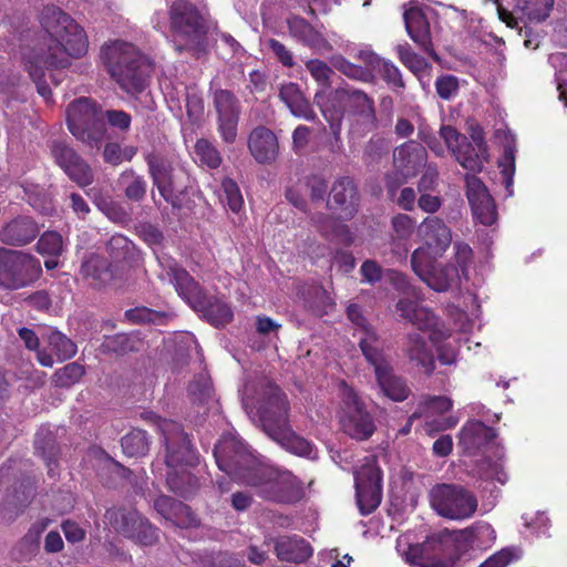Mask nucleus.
<instances>
[{"instance_id":"nucleus-19","label":"nucleus","mask_w":567,"mask_h":567,"mask_svg":"<svg viewBox=\"0 0 567 567\" xmlns=\"http://www.w3.org/2000/svg\"><path fill=\"white\" fill-rule=\"evenodd\" d=\"M426 161L425 147L415 141L403 143L393 152L394 167L404 179L414 177L425 166Z\"/></svg>"},{"instance_id":"nucleus-17","label":"nucleus","mask_w":567,"mask_h":567,"mask_svg":"<svg viewBox=\"0 0 567 567\" xmlns=\"http://www.w3.org/2000/svg\"><path fill=\"white\" fill-rule=\"evenodd\" d=\"M329 207L341 219H352L358 213L359 193L354 181L349 176L339 177L332 185Z\"/></svg>"},{"instance_id":"nucleus-11","label":"nucleus","mask_w":567,"mask_h":567,"mask_svg":"<svg viewBox=\"0 0 567 567\" xmlns=\"http://www.w3.org/2000/svg\"><path fill=\"white\" fill-rule=\"evenodd\" d=\"M339 396L341 400L340 421L344 433L359 441L369 439L375 431V424L359 394L347 382L341 381Z\"/></svg>"},{"instance_id":"nucleus-20","label":"nucleus","mask_w":567,"mask_h":567,"mask_svg":"<svg viewBox=\"0 0 567 567\" xmlns=\"http://www.w3.org/2000/svg\"><path fill=\"white\" fill-rule=\"evenodd\" d=\"M419 235L435 256H442L452 243L450 227L437 216L426 217L419 226Z\"/></svg>"},{"instance_id":"nucleus-37","label":"nucleus","mask_w":567,"mask_h":567,"mask_svg":"<svg viewBox=\"0 0 567 567\" xmlns=\"http://www.w3.org/2000/svg\"><path fill=\"white\" fill-rule=\"evenodd\" d=\"M460 165L466 171L478 173L488 161L487 150H480L467 140L453 153Z\"/></svg>"},{"instance_id":"nucleus-13","label":"nucleus","mask_w":567,"mask_h":567,"mask_svg":"<svg viewBox=\"0 0 567 567\" xmlns=\"http://www.w3.org/2000/svg\"><path fill=\"white\" fill-rule=\"evenodd\" d=\"M357 503L361 514L369 515L382 499V472L375 456H367L354 471Z\"/></svg>"},{"instance_id":"nucleus-36","label":"nucleus","mask_w":567,"mask_h":567,"mask_svg":"<svg viewBox=\"0 0 567 567\" xmlns=\"http://www.w3.org/2000/svg\"><path fill=\"white\" fill-rule=\"evenodd\" d=\"M461 279L460 270L454 264L436 267L424 277V282L435 291L443 292L451 289Z\"/></svg>"},{"instance_id":"nucleus-34","label":"nucleus","mask_w":567,"mask_h":567,"mask_svg":"<svg viewBox=\"0 0 567 567\" xmlns=\"http://www.w3.org/2000/svg\"><path fill=\"white\" fill-rule=\"evenodd\" d=\"M166 482L169 489L185 498L193 495L199 488V481L188 470L182 467H168Z\"/></svg>"},{"instance_id":"nucleus-1","label":"nucleus","mask_w":567,"mask_h":567,"mask_svg":"<svg viewBox=\"0 0 567 567\" xmlns=\"http://www.w3.org/2000/svg\"><path fill=\"white\" fill-rule=\"evenodd\" d=\"M40 22L44 35L24 52L23 60L38 93L49 103V82L61 83V72L70 66V58L79 59L87 52V39L84 30L58 7H45Z\"/></svg>"},{"instance_id":"nucleus-15","label":"nucleus","mask_w":567,"mask_h":567,"mask_svg":"<svg viewBox=\"0 0 567 567\" xmlns=\"http://www.w3.org/2000/svg\"><path fill=\"white\" fill-rule=\"evenodd\" d=\"M465 186L473 216L484 226L493 225L496 221L497 212L487 187L476 175L470 173L465 175Z\"/></svg>"},{"instance_id":"nucleus-18","label":"nucleus","mask_w":567,"mask_h":567,"mask_svg":"<svg viewBox=\"0 0 567 567\" xmlns=\"http://www.w3.org/2000/svg\"><path fill=\"white\" fill-rule=\"evenodd\" d=\"M334 99L344 103L350 113L358 115L368 130L375 127L374 103L363 91L347 85L336 90Z\"/></svg>"},{"instance_id":"nucleus-22","label":"nucleus","mask_w":567,"mask_h":567,"mask_svg":"<svg viewBox=\"0 0 567 567\" xmlns=\"http://www.w3.org/2000/svg\"><path fill=\"white\" fill-rule=\"evenodd\" d=\"M287 24L289 34L303 45L318 52L331 50V45L327 39L306 19L299 16H292L287 19Z\"/></svg>"},{"instance_id":"nucleus-12","label":"nucleus","mask_w":567,"mask_h":567,"mask_svg":"<svg viewBox=\"0 0 567 567\" xmlns=\"http://www.w3.org/2000/svg\"><path fill=\"white\" fill-rule=\"evenodd\" d=\"M147 165L153 186L157 189L158 195L173 208H181V195L185 193L186 188L183 183L186 177L185 172L175 167L166 156L159 154L150 155Z\"/></svg>"},{"instance_id":"nucleus-39","label":"nucleus","mask_w":567,"mask_h":567,"mask_svg":"<svg viewBox=\"0 0 567 567\" xmlns=\"http://www.w3.org/2000/svg\"><path fill=\"white\" fill-rule=\"evenodd\" d=\"M313 221L318 225L319 230L328 238H334L338 243L350 246L353 243V234L349 226L339 223L328 216L318 215L313 217Z\"/></svg>"},{"instance_id":"nucleus-52","label":"nucleus","mask_w":567,"mask_h":567,"mask_svg":"<svg viewBox=\"0 0 567 567\" xmlns=\"http://www.w3.org/2000/svg\"><path fill=\"white\" fill-rule=\"evenodd\" d=\"M85 371L83 365L72 362L58 370L54 373L55 383L59 386L66 388L80 381Z\"/></svg>"},{"instance_id":"nucleus-25","label":"nucleus","mask_w":567,"mask_h":567,"mask_svg":"<svg viewBox=\"0 0 567 567\" xmlns=\"http://www.w3.org/2000/svg\"><path fill=\"white\" fill-rule=\"evenodd\" d=\"M105 518L117 533L133 539L136 544L142 542V520L136 509H109L105 514Z\"/></svg>"},{"instance_id":"nucleus-14","label":"nucleus","mask_w":567,"mask_h":567,"mask_svg":"<svg viewBox=\"0 0 567 567\" xmlns=\"http://www.w3.org/2000/svg\"><path fill=\"white\" fill-rule=\"evenodd\" d=\"M213 102L217 112V130L225 143H234L237 137V126L240 105L235 94L228 90H216Z\"/></svg>"},{"instance_id":"nucleus-59","label":"nucleus","mask_w":567,"mask_h":567,"mask_svg":"<svg viewBox=\"0 0 567 567\" xmlns=\"http://www.w3.org/2000/svg\"><path fill=\"white\" fill-rule=\"evenodd\" d=\"M155 511L165 519L171 520L174 513L187 512L186 504L176 501L169 496H159L154 502Z\"/></svg>"},{"instance_id":"nucleus-55","label":"nucleus","mask_w":567,"mask_h":567,"mask_svg":"<svg viewBox=\"0 0 567 567\" xmlns=\"http://www.w3.org/2000/svg\"><path fill=\"white\" fill-rule=\"evenodd\" d=\"M332 65L343 73L346 76L359 81H368L370 78V72L359 65H355L349 61H347L343 56H334L332 59Z\"/></svg>"},{"instance_id":"nucleus-30","label":"nucleus","mask_w":567,"mask_h":567,"mask_svg":"<svg viewBox=\"0 0 567 567\" xmlns=\"http://www.w3.org/2000/svg\"><path fill=\"white\" fill-rule=\"evenodd\" d=\"M275 548L278 558L285 561L302 563L312 555L309 543L299 536H281Z\"/></svg>"},{"instance_id":"nucleus-63","label":"nucleus","mask_w":567,"mask_h":567,"mask_svg":"<svg viewBox=\"0 0 567 567\" xmlns=\"http://www.w3.org/2000/svg\"><path fill=\"white\" fill-rule=\"evenodd\" d=\"M313 295L315 301L309 305L311 311L318 317L329 313L333 308V302L328 292L321 288H317Z\"/></svg>"},{"instance_id":"nucleus-4","label":"nucleus","mask_w":567,"mask_h":567,"mask_svg":"<svg viewBox=\"0 0 567 567\" xmlns=\"http://www.w3.org/2000/svg\"><path fill=\"white\" fill-rule=\"evenodd\" d=\"M162 271L158 277L175 287L177 293L210 324L224 327L233 319L230 307L215 296H207L198 282L171 258L159 259Z\"/></svg>"},{"instance_id":"nucleus-23","label":"nucleus","mask_w":567,"mask_h":567,"mask_svg":"<svg viewBox=\"0 0 567 567\" xmlns=\"http://www.w3.org/2000/svg\"><path fill=\"white\" fill-rule=\"evenodd\" d=\"M248 148L258 163L268 164L276 159L279 145L276 135L269 128L259 126L250 133Z\"/></svg>"},{"instance_id":"nucleus-61","label":"nucleus","mask_w":567,"mask_h":567,"mask_svg":"<svg viewBox=\"0 0 567 567\" xmlns=\"http://www.w3.org/2000/svg\"><path fill=\"white\" fill-rule=\"evenodd\" d=\"M121 185L125 188V195L131 200L142 198V181L133 172H124L120 178Z\"/></svg>"},{"instance_id":"nucleus-3","label":"nucleus","mask_w":567,"mask_h":567,"mask_svg":"<svg viewBox=\"0 0 567 567\" xmlns=\"http://www.w3.org/2000/svg\"><path fill=\"white\" fill-rule=\"evenodd\" d=\"M289 404L285 393L276 385L268 384L258 408L261 430L284 449L310 460L317 458V449L306 439L297 435L288 420Z\"/></svg>"},{"instance_id":"nucleus-16","label":"nucleus","mask_w":567,"mask_h":567,"mask_svg":"<svg viewBox=\"0 0 567 567\" xmlns=\"http://www.w3.org/2000/svg\"><path fill=\"white\" fill-rule=\"evenodd\" d=\"M51 154L55 163L63 169L71 181L80 187H85L93 182L91 167L82 159L73 148L63 142L54 141L50 145Z\"/></svg>"},{"instance_id":"nucleus-2","label":"nucleus","mask_w":567,"mask_h":567,"mask_svg":"<svg viewBox=\"0 0 567 567\" xmlns=\"http://www.w3.org/2000/svg\"><path fill=\"white\" fill-rule=\"evenodd\" d=\"M214 457L220 471L252 487L256 495L265 501L290 504L302 497L301 484L292 473L261 463L235 435H224L218 441Z\"/></svg>"},{"instance_id":"nucleus-53","label":"nucleus","mask_w":567,"mask_h":567,"mask_svg":"<svg viewBox=\"0 0 567 567\" xmlns=\"http://www.w3.org/2000/svg\"><path fill=\"white\" fill-rule=\"evenodd\" d=\"M386 280L401 293L412 297L416 300L421 299L420 290L413 287L408 277L402 272H399L393 269H388L385 271Z\"/></svg>"},{"instance_id":"nucleus-46","label":"nucleus","mask_w":567,"mask_h":567,"mask_svg":"<svg viewBox=\"0 0 567 567\" xmlns=\"http://www.w3.org/2000/svg\"><path fill=\"white\" fill-rule=\"evenodd\" d=\"M214 389L210 378L206 373L196 375L188 385V394L193 401L207 402L213 395Z\"/></svg>"},{"instance_id":"nucleus-28","label":"nucleus","mask_w":567,"mask_h":567,"mask_svg":"<svg viewBox=\"0 0 567 567\" xmlns=\"http://www.w3.org/2000/svg\"><path fill=\"white\" fill-rule=\"evenodd\" d=\"M353 336L358 339L360 350L365 360L374 367V372L379 368L390 365L383 351L384 342L373 327L364 328L362 332Z\"/></svg>"},{"instance_id":"nucleus-40","label":"nucleus","mask_w":567,"mask_h":567,"mask_svg":"<svg viewBox=\"0 0 567 567\" xmlns=\"http://www.w3.org/2000/svg\"><path fill=\"white\" fill-rule=\"evenodd\" d=\"M360 56L364 59L368 64L372 65L374 69H378L381 78L393 89L404 87L401 71L392 62L381 60L370 52H361Z\"/></svg>"},{"instance_id":"nucleus-42","label":"nucleus","mask_w":567,"mask_h":567,"mask_svg":"<svg viewBox=\"0 0 567 567\" xmlns=\"http://www.w3.org/2000/svg\"><path fill=\"white\" fill-rule=\"evenodd\" d=\"M554 0H517L516 8L529 20L542 22L549 17Z\"/></svg>"},{"instance_id":"nucleus-64","label":"nucleus","mask_w":567,"mask_h":567,"mask_svg":"<svg viewBox=\"0 0 567 567\" xmlns=\"http://www.w3.org/2000/svg\"><path fill=\"white\" fill-rule=\"evenodd\" d=\"M435 89L441 99L450 100L458 91V81L453 75L441 76L435 81Z\"/></svg>"},{"instance_id":"nucleus-48","label":"nucleus","mask_w":567,"mask_h":567,"mask_svg":"<svg viewBox=\"0 0 567 567\" xmlns=\"http://www.w3.org/2000/svg\"><path fill=\"white\" fill-rule=\"evenodd\" d=\"M396 52L400 61L414 74L422 73L429 66L425 59L416 54L409 43L399 44Z\"/></svg>"},{"instance_id":"nucleus-24","label":"nucleus","mask_w":567,"mask_h":567,"mask_svg":"<svg viewBox=\"0 0 567 567\" xmlns=\"http://www.w3.org/2000/svg\"><path fill=\"white\" fill-rule=\"evenodd\" d=\"M396 311L419 330L439 331L437 317L426 307L420 306L415 300L402 298L396 302Z\"/></svg>"},{"instance_id":"nucleus-43","label":"nucleus","mask_w":567,"mask_h":567,"mask_svg":"<svg viewBox=\"0 0 567 567\" xmlns=\"http://www.w3.org/2000/svg\"><path fill=\"white\" fill-rule=\"evenodd\" d=\"M451 408L452 401L446 396H424L411 417L442 414L447 412Z\"/></svg>"},{"instance_id":"nucleus-41","label":"nucleus","mask_w":567,"mask_h":567,"mask_svg":"<svg viewBox=\"0 0 567 567\" xmlns=\"http://www.w3.org/2000/svg\"><path fill=\"white\" fill-rule=\"evenodd\" d=\"M462 533L465 535L466 540L480 548L491 547L496 539L494 528L486 522H476L463 529Z\"/></svg>"},{"instance_id":"nucleus-10","label":"nucleus","mask_w":567,"mask_h":567,"mask_svg":"<svg viewBox=\"0 0 567 567\" xmlns=\"http://www.w3.org/2000/svg\"><path fill=\"white\" fill-rule=\"evenodd\" d=\"M42 272L38 258L20 250L0 247V286L17 290L35 281Z\"/></svg>"},{"instance_id":"nucleus-47","label":"nucleus","mask_w":567,"mask_h":567,"mask_svg":"<svg viewBox=\"0 0 567 567\" xmlns=\"http://www.w3.org/2000/svg\"><path fill=\"white\" fill-rule=\"evenodd\" d=\"M195 154L209 168H217L221 164V156L213 143L206 138L197 140Z\"/></svg>"},{"instance_id":"nucleus-33","label":"nucleus","mask_w":567,"mask_h":567,"mask_svg":"<svg viewBox=\"0 0 567 567\" xmlns=\"http://www.w3.org/2000/svg\"><path fill=\"white\" fill-rule=\"evenodd\" d=\"M404 351L409 359L421 365L426 373H431L434 370L432 350L419 333L408 334Z\"/></svg>"},{"instance_id":"nucleus-50","label":"nucleus","mask_w":567,"mask_h":567,"mask_svg":"<svg viewBox=\"0 0 567 567\" xmlns=\"http://www.w3.org/2000/svg\"><path fill=\"white\" fill-rule=\"evenodd\" d=\"M390 150L389 142L383 137H372L363 151V159L368 165L377 164L388 154Z\"/></svg>"},{"instance_id":"nucleus-27","label":"nucleus","mask_w":567,"mask_h":567,"mask_svg":"<svg viewBox=\"0 0 567 567\" xmlns=\"http://www.w3.org/2000/svg\"><path fill=\"white\" fill-rule=\"evenodd\" d=\"M37 224L29 217H18L3 226L0 240L11 246H23L31 243L38 235Z\"/></svg>"},{"instance_id":"nucleus-45","label":"nucleus","mask_w":567,"mask_h":567,"mask_svg":"<svg viewBox=\"0 0 567 567\" xmlns=\"http://www.w3.org/2000/svg\"><path fill=\"white\" fill-rule=\"evenodd\" d=\"M48 340L59 361L70 359L76 353L74 342L56 330L50 331Z\"/></svg>"},{"instance_id":"nucleus-54","label":"nucleus","mask_w":567,"mask_h":567,"mask_svg":"<svg viewBox=\"0 0 567 567\" xmlns=\"http://www.w3.org/2000/svg\"><path fill=\"white\" fill-rule=\"evenodd\" d=\"M35 450L47 460L49 474L54 475L52 464L54 463L53 456V437L50 431L40 430L35 435L34 441Z\"/></svg>"},{"instance_id":"nucleus-35","label":"nucleus","mask_w":567,"mask_h":567,"mask_svg":"<svg viewBox=\"0 0 567 567\" xmlns=\"http://www.w3.org/2000/svg\"><path fill=\"white\" fill-rule=\"evenodd\" d=\"M375 378L381 391L391 400L403 401L408 398V386L401 378L393 374L391 365L379 368Z\"/></svg>"},{"instance_id":"nucleus-9","label":"nucleus","mask_w":567,"mask_h":567,"mask_svg":"<svg viewBox=\"0 0 567 567\" xmlns=\"http://www.w3.org/2000/svg\"><path fill=\"white\" fill-rule=\"evenodd\" d=\"M66 123L74 137L99 147L105 134L102 111L86 97L73 101L66 110Z\"/></svg>"},{"instance_id":"nucleus-21","label":"nucleus","mask_w":567,"mask_h":567,"mask_svg":"<svg viewBox=\"0 0 567 567\" xmlns=\"http://www.w3.org/2000/svg\"><path fill=\"white\" fill-rule=\"evenodd\" d=\"M404 23L409 37L426 54L435 61L439 56L433 48L430 23L424 13L419 9H410L404 12Z\"/></svg>"},{"instance_id":"nucleus-44","label":"nucleus","mask_w":567,"mask_h":567,"mask_svg":"<svg viewBox=\"0 0 567 567\" xmlns=\"http://www.w3.org/2000/svg\"><path fill=\"white\" fill-rule=\"evenodd\" d=\"M439 256L432 252L427 247H420L415 249L411 256V266L413 271L424 281V277L429 276L433 269L434 260Z\"/></svg>"},{"instance_id":"nucleus-7","label":"nucleus","mask_w":567,"mask_h":567,"mask_svg":"<svg viewBox=\"0 0 567 567\" xmlns=\"http://www.w3.org/2000/svg\"><path fill=\"white\" fill-rule=\"evenodd\" d=\"M431 506L451 520H465L474 516L478 507L476 495L461 484H437L430 493Z\"/></svg>"},{"instance_id":"nucleus-49","label":"nucleus","mask_w":567,"mask_h":567,"mask_svg":"<svg viewBox=\"0 0 567 567\" xmlns=\"http://www.w3.org/2000/svg\"><path fill=\"white\" fill-rule=\"evenodd\" d=\"M37 249L43 256L58 257L63 251V238L56 231H45L38 240Z\"/></svg>"},{"instance_id":"nucleus-56","label":"nucleus","mask_w":567,"mask_h":567,"mask_svg":"<svg viewBox=\"0 0 567 567\" xmlns=\"http://www.w3.org/2000/svg\"><path fill=\"white\" fill-rule=\"evenodd\" d=\"M306 69L321 86H330L333 70L323 61L313 59L306 62Z\"/></svg>"},{"instance_id":"nucleus-62","label":"nucleus","mask_w":567,"mask_h":567,"mask_svg":"<svg viewBox=\"0 0 567 567\" xmlns=\"http://www.w3.org/2000/svg\"><path fill=\"white\" fill-rule=\"evenodd\" d=\"M48 527V520L41 519L35 522L28 530V533L21 539V546L25 547L29 551H33L38 548L40 537Z\"/></svg>"},{"instance_id":"nucleus-5","label":"nucleus","mask_w":567,"mask_h":567,"mask_svg":"<svg viewBox=\"0 0 567 567\" xmlns=\"http://www.w3.org/2000/svg\"><path fill=\"white\" fill-rule=\"evenodd\" d=\"M101 61L110 76L131 95L142 92V54L132 43L115 40L101 48Z\"/></svg>"},{"instance_id":"nucleus-8","label":"nucleus","mask_w":567,"mask_h":567,"mask_svg":"<svg viewBox=\"0 0 567 567\" xmlns=\"http://www.w3.org/2000/svg\"><path fill=\"white\" fill-rule=\"evenodd\" d=\"M144 421L152 423L161 433L166 449L165 462L167 467L193 466L198 456L190 445L188 435L175 421L161 419L152 413H144Z\"/></svg>"},{"instance_id":"nucleus-38","label":"nucleus","mask_w":567,"mask_h":567,"mask_svg":"<svg viewBox=\"0 0 567 567\" xmlns=\"http://www.w3.org/2000/svg\"><path fill=\"white\" fill-rule=\"evenodd\" d=\"M430 544H432L434 555L442 559H453L454 567H456L457 554V537L449 529H442L437 533L430 535Z\"/></svg>"},{"instance_id":"nucleus-32","label":"nucleus","mask_w":567,"mask_h":567,"mask_svg":"<svg viewBox=\"0 0 567 567\" xmlns=\"http://www.w3.org/2000/svg\"><path fill=\"white\" fill-rule=\"evenodd\" d=\"M496 437L494 429L486 426L481 421L467 422L462 431L460 442L470 452H475Z\"/></svg>"},{"instance_id":"nucleus-6","label":"nucleus","mask_w":567,"mask_h":567,"mask_svg":"<svg viewBox=\"0 0 567 567\" xmlns=\"http://www.w3.org/2000/svg\"><path fill=\"white\" fill-rule=\"evenodd\" d=\"M169 19L175 50L200 58L206 52V28L196 6L187 0H175L171 4Z\"/></svg>"},{"instance_id":"nucleus-57","label":"nucleus","mask_w":567,"mask_h":567,"mask_svg":"<svg viewBox=\"0 0 567 567\" xmlns=\"http://www.w3.org/2000/svg\"><path fill=\"white\" fill-rule=\"evenodd\" d=\"M221 189L229 209L238 213L243 207L244 199L237 183L231 178H225L221 183Z\"/></svg>"},{"instance_id":"nucleus-31","label":"nucleus","mask_w":567,"mask_h":567,"mask_svg":"<svg viewBox=\"0 0 567 567\" xmlns=\"http://www.w3.org/2000/svg\"><path fill=\"white\" fill-rule=\"evenodd\" d=\"M404 557L409 564L419 567H454L453 559H442L434 555L430 536L422 544L411 545Z\"/></svg>"},{"instance_id":"nucleus-58","label":"nucleus","mask_w":567,"mask_h":567,"mask_svg":"<svg viewBox=\"0 0 567 567\" xmlns=\"http://www.w3.org/2000/svg\"><path fill=\"white\" fill-rule=\"evenodd\" d=\"M522 550L517 547H506L486 559L480 567H507V565L518 559Z\"/></svg>"},{"instance_id":"nucleus-51","label":"nucleus","mask_w":567,"mask_h":567,"mask_svg":"<svg viewBox=\"0 0 567 567\" xmlns=\"http://www.w3.org/2000/svg\"><path fill=\"white\" fill-rule=\"evenodd\" d=\"M107 249L114 259H131L134 256L135 245L123 235L111 237Z\"/></svg>"},{"instance_id":"nucleus-26","label":"nucleus","mask_w":567,"mask_h":567,"mask_svg":"<svg viewBox=\"0 0 567 567\" xmlns=\"http://www.w3.org/2000/svg\"><path fill=\"white\" fill-rule=\"evenodd\" d=\"M80 275L90 286L101 289L113 279L111 264L107 258L91 254L81 264Z\"/></svg>"},{"instance_id":"nucleus-60","label":"nucleus","mask_w":567,"mask_h":567,"mask_svg":"<svg viewBox=\"0 0 567 567\" xmlns=\"http://www.w3.org/2000/svg\"><path fill=\"white\" fill-rule=\"evenodd\" d=\"M454 250L455 266L458 268L461 276L467 277V269L473 259L472 248L465 243L456 241Z\"/></svg>"},{"instance_id":"nucleus-29","label":"nucleus","mask_w":567,"mask_h":567,"mask_svg":"<svg viewBox=\"0 0 567 567\" xmlns=\"http://www.w3.org/2000/svg\"><path fill=\"white\" fill-rule=\"evenodd\" d=\"M279 97L293 116L310 122L317 120V114L312 105L305 97L298 84L292 82L282 84L279 89Z\"/></svg>"}]
</instances>
